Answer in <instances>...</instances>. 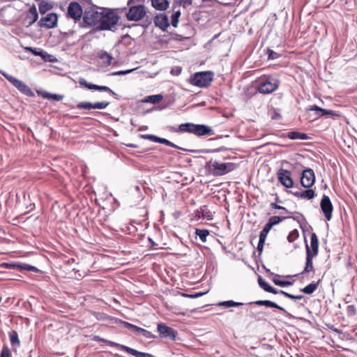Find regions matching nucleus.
Masks as SVG:
<instances>
[{"mask_svg": "<svg viewBox=\"0 0 357 357\" xmlns=\"http://www.w3.org/2000/svg\"><path fill=\"white\" fill-rule=\"evenodd\" d=\"M181 16V11L176 10L172 15V25L176 27L178 24V18Z\"/></svg>", "mask_w": 357, "mask_h": 357, "instance_id": "41", "label": "nucleus"}, {"mask_svg": "<svg viewBox=\"0 0 357 357\" xmlns=\"http://www.w3.org/2000/svg\"><path fill=\"white\" fill-rule=\"evenodd\" d=\"M119 20V16L115 11L104 8L98 29L114 31Z\"/></svg>", "mask_w": 357, "mask_h": 357, "instance_id": "2", "label": "nucleus"}, {"mask_svg": "<svg viewBox=\"0 0 357 357\" xmlns=\"http://www.w3.org/2000/svg\"><path fill=\"white\" fill-rule=\"evenodd\" d=\"M83 13L81 6L77 2L70 3L68 7V15L77 20H79Z\"/></svg>", "mask_w": 357, "mask_h": 357, "instance_id": "15", "label": "nucleus"}, {"mask_svg": "<svg viewBox=\"0 0 357 357\" xmlns=\"http://www.w3.org/2000/svg\"><path fill=\"white\" fill-rule=\"evenodd\" d=\"M327 116H330L332 119H335L341 116L340 113L336 112L333 110L328 109Z\"/></svg>", "mask_w": 357, "mask_h": 357, "instance_id": "51", "label": "nucleus"}, {"mask_svg": "<svg viewBox=\"0 0 357 357\" xmlns=\"http://www.w3.org/2000/svg\"><path fill=\"white\" fill-rule=\"evenodd\" d=\"M250 304H255L259 306L264 305V306L268 307H273V308L278 309L281 311L285 312V310L283 307L279 306L275 303L272 302L271 301H268V300H259V301H257L255 302H252Z\"/></svg>", "mask_w": 357, "mask_h": 357, "instance_id": "22", "label": "nucleus"}, {"mask_svg": "<svg viewBox=\"0 0 357 357\" xmlns=\"http://www.w3.org/2000/svg\"><path fill=\"white\" fill-rule=\"evenodd\" d=\"M1 74L6 77V78L13 84V86L18 89H26V86L23 84V83L15 78L11 75H8L4 73L1 72Z\"/></svg>", "mask_w": 357, "mask_h": 357, "instance_id": "24", "label": "nucleus"}, {"mask_svg": "<svg viewBox=\"0 0 357 357\" xmlns=\"http://www.w3.org/2000/svg\"><path fill=\"white\" fill-rule=\"evenodd\" d=\"M294 195L301 199H311L315 196V192L312 189H307L301 192H296Z\"/></svg>", "mask_w": 357, "mask_h": 357, "instance_id": "29", "label": "nucleus"}, {"mask_svg": "<svg viewBox=\"0 0 357 357\" xmlns=\"http://www.w3.org/2000/svg\"><path fill=\"white\" fill-rule=\"evenodd\" d=\"M22 268L27 271H36V268L31 265L29 264H24L22 266H21Z\"/></svg>", "mask_w": 357, "mask_h": 357, "instance_id": "58", "label": "nucleus"}, {"mask_svg": "<svg viewBox=\"0 0 357 357\" xmlns=\"http://www.w3.org/2000/svg\"><path fill=\"white\" fill-rule=\"evenodd\" d=\"M320 206L321 208L322 212L324 214L325 218L327 220H331L332 218V213L333 211V206L331 202L330 198L324 195L320 203Z\"/></svg>", "mask_w": 357, "mask_h": 357, "instance_id": "12", "label": "nucleus"}, {"mask_svg": "<svg viewBox=\"0 0 357 357\" xmlns=\"http://www.w3.org/2000/svg\"><path fill=\"white\" fill-rule=\"evenodd\" d=\"M195 234L199 237L202 242L205 243V242H206V238L209 235V231L208 229H196Z\"/></svg>", "mask_w": 357, "mask_h": 357, "instance_id": "35", "label": "nucleus"}, {"mask_svg": "<svg viewBox=\"0 0 357 357\" xmlns=\"http://www.w3.org/2000/svg\"><path fill=\"white\" fill-rule=\"evenodd\" d=\"M108 344L111 347H114L118 349L126 351V353L131 354L135 357H155L152 354L141 352L126 345L120 344L113 342H108Z\"/></svg>", "mask_w": 357, "mask_h": 357, "instance_id": "9", "label": "nucleus"}, {"mask_svg": "<svg viewBox=\"0 0 357 357\" xmlns=\"http://www.w3.org/2000/svg\"><path fill=\"white\" fill-rule=\"evenodd\" d=\"M266 238L259 236V241L257 245V250L261 254L264 249V245L266 241Z\"/></svg>", "mask_w": 357, "mask_h": 357, "instance_id": "46", "label": "nucleus"}, {"mask_svg": "<svg viewBox=\"0 0 357 357\" xmlns=\"http://www.w3.org/2000/svg\"><path fill=\"white\" fill-rule=\"evenodd\" d=\"M94 340H97V341H101V342H105L104 340L101 339L100 337H99L98 336H96L94 337Z\"/></svg>", "mask_w": 357, "mask_h": 357, "instance_id": "62", "label": "nucleus"}, {"mask_svg": "<svg viewBox=\"0 0 357 357\" xmlns=\"http://www.w3.org/2000/svg\"><path fill=\"white\" fill-rule=\"evenodd\" d=\"M79 83L82 87H86L89 89H109L107 86L88 84L83 78L79 79Z\"/></svg>", "mask_w": 357, "mask_h": 357, "instance_id": "31", "label": "nucleus"}, {"mask_svg": "<svg viewBox=\"0 0 357 357\" xmlns=\"http://www.w3.org/2000/svg\"><path fill=\"white\" fill-rule=\"evenodd\" d=\"M309 110L316 111L317 112L316 114L319 117L323 116H326L327 111H328V109L321 108L317 105L310 106L309 108Z\"/></svg>", "mask_w": 357, "mask_h": 357, "instance_id": "38", "label": "nucleus"}, {"mask_svg": "<svg viewBox=\"0 0 357 357\" xmlns=\"http://www.w3.org/2000/svg\"><path fill=\"white\" fill-rule=\"evenodd\" d=\"M281 277L282 276H280L279 275H275L274 278H272L273 282L275 285L280 286V287H287V286L292 285V284H293L292 282L289 281V280H280V278H281ZM282 277L284 278V276H282Z\"/></svg>", "mask_w": 357, "mask_h": 357, "instance_id": "32", "label": "nucleus"}, {"mask_svg": "<svg viewBox=\"0 0 357 357\" xmlns=\"http://www.w3.org/2000/svg\"><path fill=\"white\" fill-rule=\"evenodd\" d=\"M25 50L26 51H29V52H32L33 54L36 55V56H40L41 54L40 52H42V50L33 48V47H26Z\"/></svg>", "mask_w": 357, "mask_h": 357, "instance_id": "53", "label": "nucleus"}, {"mask_svg": "<svg viewBox=\"0 0 357 357\" xmlns=\"http://www.w3.org/2000/svg\"><path fill=\"white\" fill-rule=\"evenodd\" d=\"M1 357H12L10 349L7 346H4L1 350Z\"/></svg>", "mask_w": 357, "mask_h": 357, "instance_id": "48", "label": "nucleus"}, {"mask_svg": "<svg viewBox=\"0 0 357 357\" xmlns=\"http://www.w3.org/2000/svg\"><path fill=\"white\" fill-rule=\"evenodd\" d=\"M40 56H41L43 58V59L45 61H51L52 59L51 58L52 57V56L50 54H48L47 52L45 51H43L42 50V52H40Z\"/></svg>", "mask_w": 357, "mask_h": 357, "instance_id": "49", "label": "nucleus"}, {"mask_svg": "<svg viewBox=\"0 0 357 357\" xmlns=\"http://www.w3.org/2000/svg\"><path fill=\"white\" fill-rule=\"evenodd\" d=\"M204 293H197L196 294H182V296L186 298H198L202 296Z\"/></svg>", "mask_w": 357, "mask_h": 357, "instance_id": "54", "label": "nucleus"}, {"mask_svg": "<svg viewBox=\"0 0 357 357\" xmlns=\"http://www.w3.org/2000/svg\"><path fill=\"white\" fill-rule=\"evenodd\" d=\"M279 203H282V201L280 199L279 197L278 196L277 194H275V202L274 203H271L270 204V206L272 208H275V209H280V210H282L283 211H284L286 213H288V214H293L292 212H290V211H288L287 209L280 205H279Z\"/></svg>", "mask_w": 357, "mask_h": 357, "instance_id": "34", "label": "nucleus"}, {"mask_svg": "<svg viewBox=\"0 0 357 357\" xmlns=\"http://www.w3.org/2000/svg\"><path fill=\"white\" fill-rule=\"evenodd\" d=\"M140 335L146 339H155L157 337L155 335L144 328L142 329Z\"/></svg>", "mask_w": 357, "mask_h": 357, "instance_id": "44", "label": "nucleus"}, {"mask_svg": "<svg viewBox=\"0 0 357 357\" xmlns=\"http://www.w3.org/2000/svg\"><path fill=\"white\" fill-rule=\"evenodd\" d=\"M195 217L197 219L206 218L207 220H211L213 219V215L212 213L208 209V206L204 205L196 211Z\"/></svg>", "mask_w": 357, "mask_h": 357, "instance_id": "20", "label": "nucleus"}, {"mask_svg": "<svg viewBox=\"0 0 357 357\" xmlns=\"http://www.w3.org/2000/svg\"><path fill=\"white\" fill-rule=\"evenodd\" d=\"M305 245L306 254L307 252L312 256L317 257L319 253V241L317 236L315 233H312L310 236V245L307 244V240L305 238Z\"/></svg>", "mask_w": 357, "mask_h": 357, "instance_id": "13", "label": "nucleus"}, {"mask_svg": "<svg viewBox=\"0 0 357 357\" xmlns=\"http://www.w3.org/2000/svg\"><path fill=\"white\" fill-rule=\"evenodd\" d=\"M36 92L38 94V96H40L43 98H47V99H52V100H56V101H60L63 98V95L52 94V93H47L44 91H36Z\"/></svg>", "mask_w": 357, "mask_h": 357, "instance_id": "27", "label": "nucleus"}, {"mask_svg": "<svg viewBox=\"0 0 357 357\" xmlns=\"http://www.w3.org/2000/svg\"><path fill=\"white\" fill-rule=\"evenodd\" d=\"M29 17H30L31 19V22H30V24H33V22H35L37 20L38 13L35 8H32L29 10Z\"/></svg>", "mask_w": 357, "mask_h": 357, "instance_id": "45", "label": "nucleus"}, {"mask_svg": "<svg viewBox=\"0 0 357 357\" xmlns=\"http://www.w3.org/2000/svg\"><path fill=\"white\" fill-rule=\"evenodd\" d=\"M347 313L349 316L353 317L356 314V307L353 305H348L346 309Z\"/></svg>", "mask_w": 357, "mask_h": 357, "instance_id": "47", "label": "nucleus"}, {"mask_svg": "<svg viewBox=\"0 0 357 357\" xmlns=\"http://www.w3.org/2000/svg\"><path fill=\"white\" fill-rule=\"evenodd\" d=\"M104 8H96L86 10L84 13V22L89 26H99Z\"/></svg>", "mask_w": 357, "mask_h": 357, "instance_id": "4", "label": "nucleus"}, {"mask_svg": "<svg viewBox=\"0 0 357 357\" xmlns=\"http://www.w3.org/2000/svg\"><path fill=\"white\" fill-rule=\"evenodd\" d=\"M220 305L225 306L226 307H237L242 305V303L234 302L233 301H223L219 304Z\"/></svg>", "mask_w": 357, "mask_h": 357, "instance_id": "42", "label": "nucleus"}, {"mask_svg": "<svg viewBox=\"0 0 357 357\" xmlns=\"http://www.w3.org/2000/svg\"><path fill=\"white\" fill-rule=\"evenodd\" d=\"M109 92H111L112 93L113 96H114L116 97V99H121V98H123L121 96H119L118 94H116L114 91L112 90H110Z\"/></svg>", "mask_w": 357, "mask_h": 357, "instance_id": "60", "label": "nucleus"}, {"mask_svg": "<svg viewBox=\"0 0 357 357\" xmlns=\"http://www.w3.org/2000/svg\"><path fill=\"white\" fill-rule=\"evenodd\" d=\"M1 268L18 269L20 268V266L14 264L1 263Z\"/></svg>", "mask_w": 357, "mask_h": 357, "instance_id": "52", "label": "nucleus"}, {"mask_svg": "<svg viewBox=\"0 0 357 357\" xmlns=\"http://www.w3.org/2000/svg\"><path fill=\"white\" fill-rule=\"evenodd\" d=\"M39 24L42 27L53 28L57 24V15L53 13H49L40 20Z\"/></svg>", "mask_w": 357, "mask_h": 357, "instance_id": "16", "label": "nucleus"}, {"mask_svg": "<svg viewBox=\"0 0 357 357\" xmlns=\"http://www.w3.org/2000/svg\"><path fill=\"white\" fill-rule=\"evenodd\" d=\"M123 325L137 335H140L142 328L135 326L127 321H123Z\"/></svg>", "mask_w": 357, "mask_h": 357, "instance_id": "36", "label": "nucleus"}, {"mask_svg": "<svg viewBox=\"0 0 357 357\" xmlns=\"http://www.w3.org/2000/svg\"><path fill=\"white\" fill-rule=\"evenodd\" d=\"M213 135H214V132L211 127L203 124H198V137L211 136Z\"/></svg>", "mask_w": 357, "mask_h": 357, "instance_id": "25", "label": "nucleus"}, {"mask_svg": "<svg viewBox=\"0 0 357 357\" xmlns=\"http://www.w3.org/2000/svg\"><path fill=\"white\" fill-rule=\"evenodd\" d=\"M47 4H43V3L39 5V11L40 13H45L46 10L48 9L47 7Z\"/></svg>", "mask_w": 357, "mask_h": 357, "instance_id": "57", "label": "nucleus"}, {"mask_svg": "<svg viewBox=\"0 0 357 357\" xmlns=\"http://www.w3.org/2000/svg\"><path fill=\"white\" fill-rule=\"evenodd\" d=\"M286 218H293L294 220H298V217H293L291 215H288L285 217Z\"/></svg>", "mask_w": 357, "mask_h": 357, "instance_id": "63", "label": "nucleus"}, {"mask_svg": "<svg viewBox=\"0 0 357 357\" xmlns=\"http://www.w3.org/2000/svg\"><path fill=\"white\" fill-rule=\"evenodd\" d=\"M268 59H276L280 57V54L273 50H268Z\"/></svg>", "mask_w": 357, "mask_h": 357, "instance_id": "50", "label": "nucleus"}, {"mask_svg": "<svg viewBox=\"0 0 357 357\" xmlns=\"http://www.w3.org/2000/svg\"><path fill=\"white\" fill-rule=\"evenodd\" d=\"M205 167L209 174L215 176H220L236 169L237 165L234 162L223 163L211 160L206 162Z\"/></svg>", "mask_w": 357, "mask_h": 357, "instance_id": "1", "label": "nucleus"}, {"mask_svg": "<svg viewBox=\"0 0 357 357\" xmlns=\"http://www.w3.org/2000/svg\"><path fill=\"white\" fill-rule=\"evenodd\" d=\"M97 58L99 61V63L105 67L112 64V60L114 59L112 54L105 50H100L97 53Z\"/></svg>", "mask_w": 357, "mask_h": 357, "instance_id": "18", "label": "nucleus"}, {"mask_svg": "<svg viewBox=\"0 0 357 357\" xmlns=\"http://www.w3.org/2000/svg\"><path fill=\"white\" fill-rule=\"evenodd\" d=\"M287 137H288V138H289L291 139L305 140V139H308L307 134L303 133V132H297V131L289 132L287 133Z\"/></svg>", "mask_w": 357, "mask_h": 357, "instance_id": "30", "label": "nucleus"}, {"mask_svg": "<svg viewBox=\"0 0 357 357\" xmlns=\"http://www.w3.org/2000/svg\"><path fill=\"white\" fill-rule=\"evenodd\" d=\"M141 138L142 139H149V140H151L153 142H158V143H160V144H165L168 146H170V147H173V148H175V149H179V147L178 146H176V144H174V143H172V142L165 139V138H160L159 137H157L155 135H149V134H145V135H141L140 136Z\"/></svg>", "mask_w": 357, "mask_h": 357, "instance_id": "17", "label": "nucleus"}, {"mask_svg": "<svg viewBox=\"0 0 357 357\" xmlns=\"http://www.w3.org/2000/svg\"><path fill=\"white\" fill-rule=\"evenodd\" d=\"M258 284L259 287L263 289L265 291L268 293H272L273 294H281L284 295L285 297L291 298V299H296V300H301L303 298V295H293L289 293H287L283 290H278L273 287H271L268 282H266L261 276H259L258 278Z\"/></svg>", "mask_w": 357, "mask_h": 357, "instance_id": "5", "label": "nucleus"}, {"mask_svg": "<svg viewBox=\"0 0 357 357\" xmlns=\"http://www.w3.org/2000/svg\"><path fill=\"white\" fill-rule=\"evenodd\" d=\"M272 228H273V226L271 224H269L268 222H267L265 225L264 229L261 231L259 236L266 238L268 232L271 231V229Z\"/></svg>", "mask_w": 357, "mask_h": 357, "instance_id": "43", "label": "nucleus"}, {"mask_svg": "<svg viewBox=\"0 0 357 357\" xmlns=\"http://www.w3.org/2000/svg\"><path fill=\"white\" fill-rule=\"evenodd\" d=\"M299 237V232L298 231L295 229L289 232L288 234L287 239L289 243H294L298 238Z\"/></svg>", "mask_w": 357, "mask_h": 357, "instance_id": "39", "label": "nucleus"}, {"mask_svg": "<svg viewBox=\"0 0 357 357\" xmlns=\"http://www.w3.org/2000/svg\"><path fill=\"white\" fill-rule=\"evenodd\" d=\"M109 101H101L97 102L95 103H91L89 102H80L77 104V107L78 109H84L87 110H90L91 109H102L106 108L109 105Z\"/></svg>", "mask_w": 357, "mask_h": 357, "instance_id": "14", "label": "nucleus"}, {"mask_svg": "<svg viewBox=\"0 0 357 357\" xmlns=\"http://www.w3.org/2000/svg\"><path fill=\"white\" fill-rule=\"evenodd\" d=\"M146 10L144 6H131L126 13L127 19L130 21H139L146 15Z\"/></svg>", "mask_w": 357, "mask_h": 357, "instance_id": "7", "label": "nucleus"}, {"mask_svg": "<svg viewBox=\"0 0 357 357\" xmlns=\"http://www.w3.org/2000/svg\"><path fill=\"white\" fill-rule=\"evenodd\" d=\"M320 280H319L317 282H312L305 286L304 288L301 289V291L305 294H311L317 289Z\"/></svg>", "mask_w": 357, "mask_h": 357, "instance_id": "33", "label": "nucleus"}, {"mask_svg": "<svg viewBox=\"0 0 357 357\" xmlns=\"http://www.w3.org/2000/svg\"><path fill=\"white\" fill-rule=\"evenodd\" d=\"M178 132L191 133L198 136V124H195L192 123H185L181 124L178 126Z\"/></svg>", "mask_w": 357, "mask_h": 357, "instance_id": "19", "label": "nucleus"}, {"mask_svg": "<svg viewBox=\"0 0 357 357\" xmlns=\"http://www.w3.org/2000/svg\"><path fill=\"white\" fill-rule=\"evenodd\" d=\"M214 73L212 71H203L195 73L189 79L193 86L204 88L208 87L213 79Z\"/></svg>", "mask_w": 357, "mask_h": 357, "instance_id": "3", "label": "nucleus"}, {"mask_svg": "<svg viewBox=\"0 0 357 357\" xmlns=\"http://www.w3.org/2000/svg\"><path fill=\"white\" fill-rule=\"evenodd\" d=\"M192 3V0H181L180 4L182 5L183 7H187L188 6H190Z\"/></svg>", "mask_w": 357, "mask_h": 357, "instance_id": "55", "label": "nucleus"}, {"mask_svg": "<svg viewBox=\"0 0 357 357\" xmlns=\"http://www.w3.org/2000/svg\"><path fill=\"white\" fill-rule=\"evenodd\" d=\"M26 96H33L34 91H22Z\"/></svg>", "mask_w": 357, "mask_h": 357, "instance_id": "59", "label": "nucleus"}, {"mask_svg": "<svg viewBox=\"0 0 357 357\" xmlns=\"http://www.w3.org/2000/svg\"><path fill=\"white\" fill-rule=\"evenodd\" d=\"M260 93L263 94H268L272 93L273 91H259Z\"/></svg>", "mask_w": 357, "mask_h": 357, "instance_id": "61", "label": "nucleus"}, {"mask_svg": "<svg viewBox=\"0 0 357 357\" xmlns=\"http://www.w3.org/2000/svg\"><path fill=\"white\" fill-rule=\"evenodd\" d=\"M157 331L160 338L169 339L172 341H175L178 335V332L175 329L168 326L164 323L158 324Z\"/></svg>", "mask_w": 357, "mask_h": 357, "instance_id": "6", "label": "nucleus"}, {"mask_svg": "<svg viewBox=\"0 0 357 357\" xmlns=\"http://www.w3.org/2000/svg\"><path fill=\"white\" fill-rule=\"evenodd\" d=\"M9 337L10 343L13 346L20 345V340L18 338V334L15 331H11L9 333Z\"/></svg>", "mask_w": 357, "mask_h": 357, "instance_id": "37", "label": "nucleus"}, {"mask_svg": "<svg viewBox=\"0 0 357 357\" xmlns=\"http://www.w3.org/2000/svg\"><path fill=\"white\" fill-rule=\"evenodd\" d=\"M316 257L315 256L311 255V254L307 252V254H306V261H305V266L304 268V270L303 273H310L314 271V266H313V258Z\"/></svg>", "mask_w": 357, "mask_h": 357, "instance_id": "28", "label": "nucleus"}, {"mask_svg": "<svg viewBox=\"0 0 357 357\" xmlns=\"http://www.w3.org/2000/svg\"><path fill=\"white\" fill-rule=\"evenodd\" d=\"M135 0H128V5H131Z\"/></svg>", "mask_w": 357, "mask_h": 357, "instance_id": "64", "label": "nucleus"}, {"mask_svg": "<svg viewBox=\"0 0 357 357\" xmlns=\"http://www.w3.org/2000/svg\"><path fill=\"white\" fill-rule=\"evenodd\" d=\"M162 95L157 94L146 96L143 99H142L140 102L143 103L158 104L162 100Z\"/></svg>", "mask_w": 357, "mask_h": 357, "instance_id": "23", "label": "nucleus"}, {"mask_svg": "<svg viewBox=\"0 0 357 357\" xmlns=\"http://www.w3.org/2000/svg\"><path fill=\"white\" fill-rule=\"evenodd\" d=\"M315 181V175L314 171L310 168L304 169L301 178V185L306 188L312 186Z\"/></svg>", "mask_w": 357, "mask_h": 357, "instance_id": "11", "label": "nucleus"}, {"mask_svg": "<svg viewBox=\"0 0 357 357\" xmlns=\"http://www.w3.org/2000/svg\"><path fill=\"white\" fill-rule=\"evenodd\" d=\"M133 70H121V71H117V72H114V73H112V75H126V74H128L130 72H132Z\"/></svg>", "mask_w": 357, "mask_h": 357, "instance_id": "56", "label": "nucleus"}, {"mask_svg": "<svg viewBox=\"0 0 357 357\" xmlns=\"http://www.w3.org/2000/svg\"><path fill=\"white\" fill-rule=\"evenodd\" d=\"M280 81L275 77H266L259 81L257 89H277Z\"/></svg>", "mask_w": 357, "mask_h": 357, "instance_id": "8", "label": "nucleus"}, {"mask_svg": "<svg viewBox=\"0 0 357 357\" xmlns=\"http://www.w3.org/2000/svg\"><path fill=\"white\" fill-rule=\"evenodd\" d=\"M284 219H286V218H284V217L274 215V216H271L268 219V222L273 227L275 225H278L280 222H281Z\"/></svg>", "mask_w": 357, "mask_h": 357, "instance_id": "40", "label": "nucleus"}, {"mask_svg": "<svg viewBox=\"0 0 357 357\" xmlns=\"http://www.w3.org/2000/svg\"><path fill=\"white\" fill-rule=\"evenodd\" d=\"M290 171L284 169H280L277 172V176L280 183L287 188H290L294 185V181L291 178Z\"/></svg>", "mask_w": 357, "mask_h": 357, "instance_id": "10", "label": "nucleus"}, {"mask_svg": "<svg viewBox=\"0 0 357 357\" xmlns=\"http://www.w3.org/2000/svg\"><path fill=\"white\" fill-rule=\"evenodd\" d=\"M152 6L158 10H165L169 7L167 0H151Z\"/></svg>", "mask_w": 357, "mask_h": 357, "instance_id": "26", "label": "nucleus"}, {"mask_svg": "<svg viewBox=\"0 0 357 357\" xmlns=\"http://www.w3.org/2000/svg\"><path fill=\"white\" fill-rule=\"evenodd\" d=\"M156 26L165 31L169 25L167 17L164 14L158 15L154 20Z\"/></svg>", "mask_w": 357, "mask_h": 357, "instance_id": "21", "label": "nucleus"}]
</instances>
